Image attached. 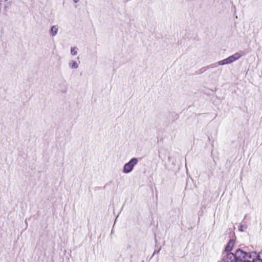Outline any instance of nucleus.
Wrapping results in <instances>:
<instances>
[{"label":"nucleus","mask_w":262,"mask_h":262,"mask_svg":"<svg viewBox=\"0 0 262 262\" xmlns=\"http://www.w3.org/2000/svg\"><path fill=\"white\" fill-rule=\"evenodd\" d=\"M237 262H258L260 259H256L257 257L255 252L247 253L241 249H237L235 252Z\"/></svg>","instance_id":"nucleus-1"},{"label":"nucleus","mask_w":262,"mask_h":262,"mask_svg":"<svg viewBox=\"0 0 262 262\" xmlns=\"http://www.w3.org/2000/svg\"><path fill=\"white\" fill-rule=\"evenodd\" d=\"M139 161L137 158H132L127 163H125L123 167L122 172L124 173L130 172Z\"/></svg>","instance_id":"nucleus-2"},{"label":"nucleus","mask_w":262,"mask_h":262,"mask_svg":"<svg viewBox=\"0 0 262 262\" xmlns=\"http://www.w3.org/2000/svg\"><path fill=\"white\" fill-rule=\"evenodd\" d=\"M243 55L241 52H237L229 56V57L221 60L218 62L219 65H224L231 63L239 59Z\"/></svg>","instance_id":"nucleus-3"},{"label":"nucleus","mask_w":262,"mask_h":262,"mask_svg":"<svg viewBox=\"0 0 262 262\" xmlns=\"http://www.w3.org/2000/svg\"><path fill=\"white\" fill-rule=\"evenodd\" d=\"M223 260L224 262H237L235 253H227L224 256Z\"/></svg>","instance_id":"nucleus-4"},{"label":"nucleus","mask_w":262,"mask_h":262,"mask_svg":"<svg viewBox=\"0 0 262 262\" xmlns=\"http://www.w3.org/2000/svg\"><path fill=\"white\" fill-rule=\"evenodd\" d=\"M234 245V241L233 239H230L226 247L225 250L227 252L231 251L233 249Z\"/></svg>","instance_id":"nucleus-5"},{"label":"nucleus","mask_w":262,"mask_h":262,"mask_svg":"<svg viewBox=\"0 0 262 262\" xmlns=\"http://www.w3.org/2000/svg\"><path fill=\"white\" fill-rule=\"evenodd\" d=\"M58 28L57 26H53L50 30V33L51 36H55L58 32Z\"/></svg>","instance_id":"nucleus-6"},{"label":"nucleus","mask_w":262,"mask_h":262,"mask_svg":"<svg viewBox=\"0 0 262 262\" xmlns=\"http://www.w3.org/2000/svg\"><path fill=\"white\" fill-rule=\"evenodd\" d=\"M70 68L72 69H77L78 68V64L76 61L71 60L69 63Z\"/></svg>","instance_id":"nucleus-7"},{"label":"nucleus","mask_w":262,"mask_h":262,"mask_svg":"<svg viewBox=\"0 0 262 262\" xmlns=\"http://www.w3.org/2000/svg\"><path fill=\"white\" fill-rule=\"evenodd\" d=\"M78 48L77 47H72L71 48V53L73 55H75L77 53Z\"/></svg>","instance_id":"nucleus-8"},{"label":"nucleus","mask_w":262,"mask_h":262,"mask_svg":"<svg viewBox=\"0 0 262 262\" xmlns=\"http://www.w3.org/2000/svg\"><path fill=\"white\" fill-rule=\"evenodd\" d=\"M171 115L173 118V121H174L175 120H177L179 117V115L176 113H172L171 114Z\"/></svg>","instance_id":"nucleus-9"},{"label":"nucleus","mask_w":262,"mask_h":262,"mask_svg":"<svg viewBox=\"0 0 262 262\" xmlns=\"http://www.w3.org/2000/svg\"><path fill=\"white\" fill-rule=\"evenodd\" d=\"M206 67H205V68H203L198 71H196V74H200L201 73H203L204 72H205L206 70Z\"/></svg>","instance_id":"nucleus-10"},{"label":"nucleus","mask_w":262,"mask_h":262,"mask_svg":"<svg viewBox=\"0 0 262 262\" xmlns=\"http://www.w3.org/2000/svg\"><path fill=\"white\" fill-rule=\"evenodd\" d=\"M160 250H161V248H159L158 249H155L152 256H154V255L156 254H158L159 253Z\"/></svg>","instance_id":"nucleus-11"},{"label":"nucleus","mask_w":262,"mask_h":262,"mask_svg":"<svg viewBox=\"0 0 262 262\" xmlns=\"http://www.w3.org/2000/svg\"><path fill=\"white\" fill-rule=\"evenodd\" d=\"M246 228V226H245V225H241V227H240V229H239V230L241 231H243L244 229H245Z\"/></svg>","instance_id":"nucleus-12"},{"label":"nucleus","mask_w":262,"mask_h":262,"mask_svg":"<svg viewBox=\"0 0 262 262\" xmlns=\"http://www.w3.org/2000/svg\"><path fill=\"white\" fill-rule=\"evenodd\" d=\"M73 1L75 3H77L79 1V0H73Z\"/></svg>","instance_id":"nucleus-13"},{"label":"nucleus","mask_w":262,"mask_h":262,"mask_svg":"<svg viewBox=\"0 0 262 262\" xmlns=\"http://www.w3.org/2000/svg\"><path fill=\"white\" fill-rule=\"evenodd\" d=\"M201 214L200 212H199V216H200Z\"/></svg>","instance_id":"nucleus-14"},{"label":"nucleus","mask_w":262,"mask_h":262,"mask_svg":"<svg viewBox=\"0 0 262 262\" xmlns=\"http://www.w3.org/2000/svg\"><path fill=\"white\" fill-rule=\"evenodd\" d=\"M258 262H262V260H261L260 259V261H258Z\"/></svg>","instance_id":"nucleus-15"}]
</instances>
